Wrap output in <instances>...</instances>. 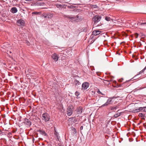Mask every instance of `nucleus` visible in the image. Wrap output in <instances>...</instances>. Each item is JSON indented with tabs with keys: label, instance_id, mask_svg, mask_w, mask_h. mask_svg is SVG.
Returning <instances> with one entry per match:
<instances>
[{
	"label": "nucleus",
	"instance_id": "obj_44",
	"mask_svg": "<svg viewBox=\"0 0 146 146\" xmlns=\"http://www.w3.org/2000/svg\"><path fill=\"white\" fill-rule=\"evenodd\" d=\"M94 6H96V5H94Z\"/></svg>",
	"mask_w": 146,
	"mask_h": 146
},
{
	"label": "nucleus",
	"instance_id": "obj_37",
	"mask_svg": "<svg viewBox=\"0 0 146 146\" xmlns=\"http://www.w3.org/2000/svg\"><path fill=\"white\" fill-rule=\"evenodd\" d=\"M133 79V78H132L131 79H130V80H129L128 81H129L130 80H131V81H132L133 80H132Z\"/></svg>",
	"mask_w": 146,
	"mask_h": 146
},
{
	"label": "nucleus",
	"instance_id": "obj_14",
	"mask_svg": "<svg viewBox=\"0 0 146 146\" xmlns=\"http://www.w3.org/2000/svg\"><path fill=\"white\" fill-rule=\"evenodd\" d=\"M117 108H118V107L117 106H111L110 107V109L112 111L116 110Z\"/></svg>",
	"mask_w": 146,
	"mask_h": 146
},
{
	"label": "nucleus",
	"instance_id": "obj_16",
	"mask_svg": "<svg viewBox=\"0 0 146 146\" xmlns=\"http://www.w3.org/2000/svg\"><path fill=\"white\" fill-rule=\"evenodd\" d=\"M109 104H110V103H108V102L107 101L106 103L102 105L100 107L103 108L104 107V106H108Z\"/></svg>",
	"mask_w": 146,
	"mask_h": 146
},
{
	"label": "nucleus",
	"instance_id": "obj_1",
	"mask_svg": "<svg viewBox=\"0 0 146 146\" xmlns=\"http://www.w3.org/2000/svg\"><path fill=\"white\" fill-rule=\"evenodd\" d=\"M101 19V17L100 16L96 15L94 16L92 19L93 21L94 22L93 25L95 27L99 26V25H97V24L100 21Z\"/></svg>",
	"mask_w": 146,
	"mask_h": 146
},
{
	"label": "nucleus",
	"instance_id": "obj_18",
	"mask_svg": "<svg viewBox=\"0 0 146 146\" xmlns=\"http://www.w3.org/2000/svg\"><path fill=\"white\" fill-rule=\"evenodd\" d=\"M111 81V80H105V82H104V83L108 85L110 84V82Z\"/></svg>",
	"mask_w": 146,
	"mask_h": 146
},
{
	"label": "nucleus",
	"instance_id": "obj_36",
	"mask_svg": "<svg viewBox=\"0 0 146 146\" xmlns=\"http://www.w3.org/2000/svg\"><path fill=\"white\" fill-rule=\"evenodd\" d=\"M47 15H44V18H46V17H47Z\"/></svg>",
	"mask_w": 146,
	"mask_h": 146
},
{
	"label": "nucleus",
	"instance_id": "obj_12",
	"mask_svg": "<svg viewBox=\"0 0 146 146\" xmlns=\"http://www.w3.org/2000/svg\"><path fill=\"white\" fill-rule=\"evenodd\" d=\"M17 9L16 7H12L10 10V12L13 13H17Z\"/></svg>",
	"mask_w": 146,
	"mask_h": 146
},
{
	"label": "nucleus",
	"instance_id": "obj_15",
	"mask_svg": "<svg viewBox=\"0 0 146 146\" xmlns=\"http://www.w3.org/2000/svg\"><path fill=\"white\" fill-rule=\"evenodd\" d=\"M74 84L77 86H78L80 84L79 81L77 80H74Z\"/></svg>",
	"mask_w": 146,
	"mask_h": 146
},
{
	"label": "nucleus",
	"instance_id": "obj_39",
	"mask_svg": "<svg viewBox=\"0 0 146 146\" xmlns=\"http://www.w3.org/2000/svg\"><path fill=\"white\" fill-rule=\"evenodd\" d=\"M117 86H118V87H120L121 86V85H119L118 86V85H117Z\"/></svg>",
	"mask_w": 146,
	"mask_h": 146
},
{
	"label": "nucleus",
	"instance_id": "obj_25",
	"mask_svg": "<svg viewBox=\"0 0 146 146\" xmlns=\"http://www.w3.org/2000/svg\"><path fill=\"white\" fill-rule=\"evenodd\" d=\"M120 114L117 113L115 114L114 115V117H117L120 115Z\"/></svg>",
	"mask_w": 146,
	"mask_h": 146
},
{
	"label": "nucleus",
	"instance_id": "obj_19",
	"mask_svg": "<svg viewBox=\"0 0 146 146\" xmlns=\"http://www.w3.org/2000/svg\"><path fill=\"white\" fill-rule=\"evenodd\" d=\"M105 19L107 21H110L111 20H112L113 21V20L112 19H111L110 17H105Z\"/></svg>",
	"mask_w": 146,
	"mask_h": 146
},
{
	"label": "nucleus",
	"instance_id": "obj_24",
	"mask_svg": "<svg viewBox=\"0 0 146 146\" xmlns=\"http://www.w3.org/2000/svg\"><path fill=\"white\" fill-rule=\"evenodd\" d=\"M75 94L78 98V96L80 95V93L78 91H76L75 93Z\"/></svg>",
	"mask_w": 146,
	"mask_h": 146
},
{
	"label": "nucleus",
	"instance_id": "obj_28",
	"mask_svg": "<svg viewBox=\"0 0 146 146\" xmlns=\"http://www.w3.org/2000/svg\"><path fill=\"white\" fill-rule=\"evenodd\" d=\"M97 92L99 94H101L102 95H104V94H102L99 90H98L97 91Z\"/></svg>",
	"mask_w": 146,
	"mask_h": 146
},
{
	"label": "nucleus",
	"instance_id": "obj_40",
	"mask_svg": "<svg viewBox=\"0 0 146 146\" xmlns=\"http://www.w3.org/2000/svg\"><path fill=\"white\" fill-rule=\"evenodd\" d=\"M73 118H74V117H72V118H70V119H73Z\"/></svg>",
	"mask_w": 146,
	"mask_h": 146
},
{
	"label": "nucleus",
	"instance_id": "obj_33",
	"mask_svg": "<svg viewBox=\"0 0 146 146\" xmlns=\"http://www.w3.org/2000/svg\"><path fill=\"white\" fill-rule=\"evenodd\" d=\"M57 132L55 130L54 132V135H55L56 134H57Z\"/></svg>",
	"mask_w": 146,
	"mask_h": 146
},
{
	"label": "nucleus",
	"instance_id": "obj_11",
	"mask_svg": "<svg viewBox=\"0 0 146 146\" xmlns=\"http://www.w3.org/2000/svg\"><path fill=\"white\" fill-rule=\"evenodd\" d=\"M101 33V31L98 30H94L93 32L92 35H97L100 34Z\"/></svg>",
	"mask_w": 146,
	"mask_h": 146
},
{
	"label": "nucleus",
	"instance_id": "obj_21",
	"mask_svg": "<svg viewBox=\"0 0 146 146\" xmlns=\"http://www.w3.org/2000/svg\"><path fill=\"white\" fill-rule=\"evenodd\" d=\"M107 101L108 102V103H110V104H112V100L111 98H109L108 100Z\"/></svg>",
	"mask_w": 146,
	"mask_h": 146
},
{
	"label": "nucleus",
	"instance_id": "obj_3",
	"mask_svg": "<svg viewBox=\"0 0 146 146\" xmlns=\"http://www.w3.org/2000/svg\"><path fill=\"white\" fill-rule=\"evenodd\" d=\"M73 107L72 105H70L69 106L67 109V114L69 115H71L73 113Z\"/></svg>",
	"mask_w": 146,
	"mask_h": 146
},
{
	"label": "nucleus",
	"instance_id": "obj_45",
	"mask_svg": "<svg viewBox=\"0 0 146 146\" xmlns=\"http://www.w3.org/2000/svg\"><path fill=\"white\" fill-rule=\"evenodd\" d=\"M94 8H95V6H94Z\"/></svg>",
	"mask_w": 146,
	"mask_h": 146
},
{
	"label": "nucleus",
	"instance_id": "obj_34",
	"mask_svg": "<svg viewBox=\"0 0 146 146\" xmlns=\"http://www.w3.org/2000/svg\"><path fill=\"white\" fill-rule=\"evenodd\" d=\"M73 130L74 131V133H76V130L75 129V128H74Z\"/></svg>",
	"mask_w": 146,
	"mask_h": 146
},
{
	"label": "nucleus",
	"instance_id": "obj_26",
	"mask_svg": "<svg viewBox=\"0 0 146 146\" xmlns=\"http://www.w3.org/2000/svg\"><path fill=\"white\" fill-rule=\"evenodd\" d=\"M55 135V136L57 138V139L58 140L60 137L59 136V135L58 133H57V134H56Z\"/></svg>",
	"mask_w": 146,
	"mask_h": 146
},
{
	"label": "nucleus",
	"instance_id": "obj_27",
	"mask_svg": "<svg viewBox=\"0 0 146 146\" xmlns=\"http://www.w3.org/2000/svg\"><path fill=\"white\" fill-rule=\"evenodd\" d=\"M139 116L141 117H143L144 116V115L142 113H140L139 114Z\"/></svg>",
	"mask_w": 146,
	"mask_h": 146
},
{
	"label": "nucleus",
	"instance_id": "obj_41",
	"mask_svg": "<svg viewBox=\"0 0 146 146\" xmlns=\"http://www.w3.org/2000/svg\"><path fill=\"white\" fill-rule=\"evenodd\" d=\"M1 132V129H0V132Z\"/></svg>",
	"mask_w": 146,
	"mask_h": 146
},
{
	"label": "nucleus",
	"instance_id": "obj_43",
	"mask_svg": "<svg viewBox=\"0 0 146 146\" xmlns=\"http://www.w3.org/2000/svg\"><path fill=\"white\" fill-rule=\"evenodd\" d=\"M58 146H61V145H58Z\"/></svg>",
	"mask_w": 146,
	"mask_h": 146
},
{
	"label": "nucleus",
	"instance_id": "obj_29",
	"mask_svg": "<svg viewBox=\"0 0 146 146\" xmlns=\"http://www.w3.org/2000/svg\"><path fill=\"white\" fill-rule=\"evenodd\" d=\"M68 8L70 9H73L74 8V6L73 5H71L70 6H68Z\"/></svg>",
	"mask_w": 146,
	"mask_h": 146
},
{
	"label": "nucleus",
	"instance_id": "obj_22",
	"mask_svg": "<svg viewBox=\"0 0 146 146\" xmlns=\"http://www.w3.org/2000/svg\"><path fill=\"white\" fill-rule=\"evenodd\" d=\"M137 109H136L135 110H133L130 111L131 112H132L133 113H134L136 112H138L137 110Z\"/></svg>",
	"mask_w": 146,
	"mask_h": 146
},
{
	"label": "nucleus",
	"instance_id": "obj_32",
	"mask_svg": "<svg viewBox=\"0 0 146 146\" xmlns=\"http://www.w3.org/2000/svg\"><path fill=\"white\" fill-rule=\"evenodd\" d=\"M83 126H82L80 127V131H81V130L83 129Z\"/></svg>",
	"mask_w": 146,
	"mask_h": 146
},
{
	"label": "nucleus",
	"instance_id": "obj_38",
	"mask_svg": "<svg viewBox=\"0 0 146 146\" xmlns=\"http://www.w3.org/2000/svg\"><path fill=\"white\" fill-rule=\"evenodd\" d=\"M116 81H113V83H116Z\"/></svg>",
	"mask_w": 146,
	"mask_h": 146
},
{
	"label": "nucleus",
	"instance_id": "obj_30",
	"mask_svg": "<svg viewBox=\"0 0 146 146\" xmlns=\"http://www.w3.org/2000/svg\"><path fill=\"white\" fill-rule=\"evenodd\" d=\"M25 43L27 44L28 46L29 45L30 43L29 41L27 40H26L25 41Z\"/></svg>",
	"mask_w": 146,
	"mask_h": 146
},
{
	"label": "nucleus",
	"instance_id": "obj_10",
	"mask_svg": "<svg viewBox=\"0 0 146 146\" xmlns=\"http://www.w3.org/2000/svg\"><path fill=\"white\" fill-rule=\"evenodd\" d=\"M83 108L82 107H79L76 109V111L78 114H81Z\"/></svg>",
	"mask_w": 146,
	"mask_h": 146
},
{
	"label": "nucleus",
	"instance_id": "obj_13",
	"mask_svg": "<svg viewBox=\"0 0 146 146\" xmlns=\"http://www.w3.org/2000/svg\"><path fill=\"white\" fill-rule=\"evenodd\" d=\"M38 132H39L40 134L44 136H46L47 135V134L44 131L39 129L38 130Z\"/></svg>",
	"mask_w": 146,
	"mask_h": 146
},
{
	"label": "nucleus",
	"instance_id": "obj_17",
	"mask_svg": "<svg viewBox=\"0 0 146 146\" xmlns=\"http://www.w3.org/2000/svg\"><path fill=\"white\" fill-rule=\"evenodd\" d=\"M137 25H139L146 26V22L142 23H139L138 24H137Z\"/></svg>",
	"mask_w": 146,
	"mask_h": 146
},
{
	"label": "nucleus",
	"instance_id": "obj_4",
	"mask_svg": "<svg viewBox=\"0 0 146 146\" xmlns=\"http://www.w3.org/2000/svg\"><path fill=\"white\" fill-rule=\"evenodd\" d=\"M66 17L67 19H70L71 21H77L78 20L79 17L78 15L76 16H70L69 15L66 16Z\"/></svg>",
	"mask_w": 146,
	"mask_h": 146
},
{
	"label": "nucleus",
	"instance_id": "obj_7",
	"mask_svg": "<svg viewBox=\"0 0 146 146\" xmlns=\"http://www.w3.org/2000/svg\"><path fill=\"white\" fill-rule=\"evenodd\" d=\"M17 25L19 26H23L25 24V22L22 19L18 20L17 22Z\"/></svg>",
	"mask_w": 146,
	"mask_h": 146
},
{
	"label": "nucleus",
	"instance_id": "obj_9",
	"mask_svg": "<svg viewBox=\"0 0 146 146\" xmlns=\"http://www.w3.org/2000/svg\"><path fill=\"white\" fill-rule=\"evenodd\" d=\"M137 110L138 112H146V106L139 107L138 108Z\"/></svg>",
	"mask_w": 146,
	"mask_h": 146
},
{
	"label": "nucleus",
	"instance_id": "obj_35",
	"mask_svg": "<svg viewBox=\"0 0 146 146\" xmlns=\"http://www.w3.org/2000/svg\"><path fill=\"white\" fill-rule=\"evenodd\" d=\"M29 75L31 76H33V74L32 73H30V74H29Z\"/></svg>",
	"mask_w": 146,
	"mask_h": 146
},
{
	"label": "nucleus",
	"instance_id": "obj_42",
	"mask_svg": "<svg viewBox=\"0 0 146 146\" xmlns=\"http://www.w3.org/2000/svg\"><path fill=\"white\" fill-rule=\"evenodd\" d=\"M146 126L145 125H144V127H146Z\"/></svg>",
	"mask_w": 146,
	"mask_h": 146
},
{
	"label": "nucleus",
	"instance_id": "obj_20",
	"mask_svg": "<svg viewBox=\"0 0 146 146\" xmlns=\"http://www.w3.org/2000/svg\"><path fill=\"white\" fill-rule=\"evenodd\" d=\"M40 13H41L40 12H34L32 13V15H38Z\"/></svg>",
	"mask_w": 146,
	"mask_h": 146
},
{
	"label": "nucleus",
	"instance_id": "obj_2",
	"mask_svg": "<svg viewBox=\"0 0 146 146\" xmlns=\"http://www.w3.org/2000/svg\"><path fill=\"white\" fill-rule=\"evenodd\" d=\"M41 118L45 122L49 121L50 119V116L46 113H44L42 114Z\"/></svg>",
	"mask_w": 146,
	"mask_h": 146
},
{
	"label": "nucleus",
	"instance_id": "obj_8",
	"mask_svg": "<svg viewBox=\"0 0 146 146\" xmlns=\"http://www.w3.org/2000/svg\"><path fill=\"white\" fill-rule=\"evenodd\" d=\"M52 57L56 62L58 61L59 58L57 55L55 53H54L52 54Z\"/></svg>",
	"mask_w": 146,
	"mask_h": 146
},
{
	"label": "nucleus",
	"instance_id": "obj_6",
	"mask_svg": "<svg viewBox=\"0 0 146 146\" xmlns=\"http://www.w3.org/2000/svg\"><path fill=\"white\" fill-rule=\"evenodd\" d=\"M89 86V84L88 82H84L82 84V89L85 90Z\"/></svg>",
	"mask_w": 146,
	"mask_h": 146
},
{
	"label": "nucleus",
	"instance_id": "obj_31",
	"mask_svg": "<svg viewBox=\"0 0 146 146\" xmlns=\"http://www.w3.org/2000/svg\"><path fill=\"white\" fill-rule=\"evenodd\" d=\"M135 38H138V34L137 33H135Z\"/></svg>",
	"mask_w": 146,
	"mask_h": 146
},
{
	"label": "nucleus",
	"instance_id": "obj_23",
	"mask_svg": "<svg viewBox=\"0 0 146 146\" xmlns=\"http://www.w3.org/2000/svg\"><path fill=\"white\" fill-rule=\"evenodd\" d=\"M64 7L62 5L60 4H57L56 5V7L58 8H60V7Z\"/></svg>",
	"mask_w": 146,
	"mask_h": 146
},
{
	"label": "nucleus",
	"instance_id": "obj_5",
	"mask_svg": "<svg viewBox=\"0 0 146 146\" xmlns=\"http://www.w3.org/2000/svg\"><path fill=\"white\" fill-rule=\"evenodd\" d=\"M23 123L27 125V127H30L31 125V122L28 119L25 118Z\"/></svg>",
	"mask_w": 146,
	"mask_h": 146
}]
</instances>
